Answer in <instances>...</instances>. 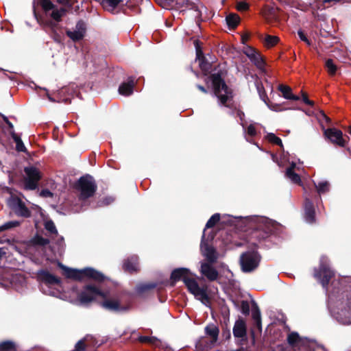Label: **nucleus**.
<instances>
[{
	"instance_id": "4be33fe9",
	"label": "nucleus",
	"mask_w": 351,
	"mask_h": 351,
	"mask_svg": "<svg viewBox=\"0 0 351 351\" xmlns=\"http://www.w3.org/2000/svg\"><path fill=\"white\" fill-rule=\"evenodd\" d=\"M123 269L129 272L136 271L138 269V258L136 256H132L127 259L123 264Z\"/></svg>"
},
{
	"instance_id": "5701e85b",
	"label": "nucleus",
	"mask_w": 351,
	"mask_h": 351,
	"mask_svg": "<svg viewBox=\"0 0 351 351\" xmlns=\"http://www.w3.org/2000/svg\"><path fill=\"white\" fill-rule=\"evenodd\" d=\"M233 334L236 337H243L246 335L245 322L242 320L237 321L233 328Z\"/></svg>"
},
{
	"instance_id": "a19ab883",
	"label": "nucleus",
	"mask_w": 351,
	"mask_h": 351,
	"mask_svg": "<svg viewBox=\"0 0 351 351\" xmlns=\"http://www.w3.org/2000/svg\"><path fill=\"white\" fill-rule=\"evenodd\" d=\"M19 222L17 221H11L6 222L0 226V232L17 227L19 226Z\"/></svg>"
},
{
	"instance_id": "4d7b16f0",
	"label": "nucleus",
	"mask_w": 351,
	"mask_h": 351,
	"mask_svg": "<svg viewBox=\"0 0 351 351\" xmlns=\"http://www.w3.org/2000/svg\"><path fill=\"white\" fill-rule=\"evenodd\" d=\"M197 88H198L199 90H201L202 92H203V93H207L206 89L204 86H201V85H197Z\"/></svg>"
},
{
	"instance_id": "2f4dec72",
	"label": "nucleus",
	"mask_w": 351,
	"mask_h": 351,
	"mask_svg": "<svg viewBox=\"0 0 351 351\" xmlns=\"http://www.w3.org/2000/svg\"><path fill=\"white\" fill-rule=\"evenodd\" d=\"M240 17L236 14H230L226 16V22L230 27L235 28L239 23Z\"/></svg>"
},
{
	"instance_id": "a18cd8bd",
	"label": "nucleus",
	"mask_w": 351,
	"mask_h": 351,
	"mask_svg": "<svg viewBox=\"0 0 351 351\" xmlns=\"http://www.w3.org/2000/svg\"><path fill=\"white\" fill-rule=\"evenodd\" d=\"M246 134L248 136L254 137L256 135V128L255 124H250L246 128Z\"/></svg>"
},
{
	"instance_id": "a878e982",
	"label": "nucleus",
	"mask_w": 351,
	"mask_h": 351,
	"mask_svg": "<svg viewBox=\"0 0 351 351\" xmlns=\"http://www.w3.org/2000/svg\"><path fill=\"white\" fill-rule=\"evenodd\" d=\"M305 218L308 223L315 221V210L312 203L308 200L305 203Z\"/></svg>"
},
{
	"instance_id": "20e7f679",
	"label": "nucleus",
	"mask_w": 351,
	"mask_h": 351,
	"mask_svg": "<svg viewBox=\"0 0 351 351\" xmlns=\"http://www.w3.org/2000/svg\"><path fill=\"white\" fill-rule=\"evenodd\" d=\"M43 174L39 169L34 166H28L24 169L23 185L25 190H35L39 181L41 180Z\"/></svg>"
},
{
	"instance_id": "bb28decb",
	"label": "nucleus",
	"mask_w": 351,
	"mask_h": 351,
	"mask_svg": "<svg viewBox=\"0 0 351 351\" xmlns=\"http://www.w3.org/2000/svg\"><path fill=\"white\" fill-rule=\"evenodd\" d=\"M295 165L288 168L286 171L287 177L293 183L300 184L301 180L298 174L294 172Z\"/></svg>"
},
{
	"instance_id": "f8f14e48",
	"label": "nucleus",
	"mask_w": 351,
	"mask_h": 351,
	"mask_svg": "<svg viewBox=\"0 0 351 351\" xmlns=\"http://www.w3.org/2000/svg\"><path fill=\"white\" fill-rule=\"evenodd\" d=\"M324 135L332 144L341 147H345L349 140L348 136H344L340 130L335 128L326 129Z\"/></svg>"
},
{
	"instance_id": "393cba45",
	"label": "nucleus",
	"mask_w": 351,
	"mask_h": 351,
	"mask_svg": "<svg viewBox=\"0 0 351 351\" xmlns=\"http://www.w3.org/2000/svg\"><path fill=\"white\" fill-rule=\"evenodd\" d=\"M40 279L48 284H58L59 283V279L55 276L49 274L47 271H42L38 274Z\"/></svg>"
},
{
	"instance_id": "6ab92c4d",
	"label": "nucleus",
	"mask_w": 351,
	"mask_h": 351,
	"mask_svg": "<svg viewBox=\"0 0 351 351\" xmlns=\"http://www.w3.org/2000/svg\"><path fill=\"white\" fill-rule=\"evenodd\" d=\"M190 276L189 270L186 268H179L173 271L171 278L173 281L182 280L184 282V278Z\"/></svg>"
},
{
	"instance_id": "ea45409f",
	"label": "nucleus",
	"mask_w": 351,
	"mask_h": 351,
	"mask_svg": "<svg viewBox=\"0 0 351 351\" xmlns=\"http://www.w3.org/2000/svg\"><path fill=\"white\" fill-rule=\"evenodd\" d=\"M266 138L267 139V141L269 142H270L273 144L279 145L280 147H282V143L281 139L279 137L276 136L274 134H273V133L268 134L266 136Z\"/></svg>"
},
{
	"instance_id": "7ed1b4c3",
	"label": "nucleus",
	"mask_w": 351,
	"mask_h": 351,
	"mask_svg": "<svg viewBox=\"0 0 351 351\" xmlns=\"http://www.w3.org/2000/svg\"><path fill=\"white\" fill-rule=\"evenodd\" d=\"M60 266L64 271V274L69 278L81 280L84 278L88 277L98 281L104 280V276L101 273L91 268L78 270L69 268L62 265Z\"/></svg>"
},
{
	"instance_id": "0e129e2a",
	"label": "nucleus",
	"mask_w": 351,
	"mask_h": 351,
	"mask_svg": "<svg viewBox=\"0 0 351 351\" xmlns=\"http://www.w3.org/2000/svg\"><path fill=\"white\" fill-rule=\"evenodd\" d=\"M49 100L52 101H54L55 100H53L52 98H51L50 97H49Z\"/></svg>"
},
{
	"instance_id": "8fccbe9b",
	"label": "nucleus",
	"mask_w": 351,
	"mask_h": 351,
	"mask_svg": "<svg viewBox=\"0 0 351 351\" xmlns=\"http://www.w3.org/2000/svg\"><path fill=\"white\" fill-rule=\"evenodd\" d=\"M298 34L301 40L304 41L307 45H311V41L308 39L305 34L302 30H299L298 32Z\"/></svg>"
},
{
	"instance_id": "69168bd1",
	"label": "nucleus",
	"mask_w": 351,
	"mask_h": 351,
	"mask_svg": "<svg viewBox=\"0 0 351 351\" xmlns=\"http://www.w3.org/2000/svg\"><path fill=\"white\" fill-rule=\"evenodd\" d=\"M230 332H228V337H230Z\"/></svg>"
},
{
	"instance_id": "680f3d73",
	"label": "nucleus",
	"mask_w": 351,
	"mask_h": 351,
	"mask_svg": "<svg viewBox=\"0 0 351 351\" xmlns=\"http://www.w3.org/2000/svg\"><path fill=\"white\" fill-rule=\"evenodd\" d=\"M247 39V37H244V36H243V37H242L243 43H244Z\"/></svg>"
},
{
	"instance_id": "72a5a7b5",
	"label": "nucleus",
	"mask_w": 351,
	"mask_h": 351,
	"mask_svg": "<svg viewBox=\"0 0 351 351\" xmlns=\"http://www.w3.org/2000/svg\"><path fill=\"white\" fill-rule=\"evenodd\" d=\"M119 0H102L103 7L108 10H113L119 4Z\"/></svg>"
},
{
	"instance_id": "5fc2aeb1",
	"label": "nucleus",
	"mask_w": 351,
	"mask_h": 351,
	"mask_svg": "<svg viewBox=\"0 0 351 351\" xmlns=\"http://www.w3.org/2000/svg\"><path fill=\"white\" fill-rule=\"evenodd\" d=\"M254 325L256 326L259 331L261 330V319H259V321H254Z\"/></svg>"
},
{
	"instance_id": "412c9836",
	"label": "nucleus",
	"mask_w": 351,
	"mask_h": 351,
	"mask_svg": "<svg viewBox=\"0 0 351 351\" xmlns=\"http://www.w3.org/2000/svg\"><path fill=\"white\" fill-rule=\"evenodd\" d=\"M197 58L199 61V65L202 71L205 74L210 73L211 69V65L210 64V63L206 62L202 51L198 49H197Z\"/></svg>"
},
{
	"instance_id": "473e14b6",
	"label": "nucleus",
	"mask_w": 351,
	"mask_h": 351,
	"mask_svg": "<svg viewBox=\"0 0 351 351\" xmlns=\"http://www.w3.org/2000/svg\"><path fill=\"white\" fill-rule=\"evenodd\" d=\"M318 193H325L330 190V184L328 181L319 182L317 184H315Z\"/></svg>"
},
{
	"instance_id": "09e8293b",
	"label": "nucleus",
	"mask_w": 351,
	"mask_h": 351,
	"mask_svg": "<svg viewBox=\"0 0 351 351\" xmlns=\"http://www.w3.org/2000/svg\"><path fill=\"white\" fill-rule=\"evenodd\" d=\"M252 317L254 321L261 319V312L258 308L252 309Z\"/></svg>"
},
{
	"instance_id": "c85d7f7f",
	"label": "nucleus",
	"mask_w": 351,
	"mask_h": 351,
	"mask_svg": "<svg viewBox=\"0 0 351 351\" xmlns=\"http://www.w3.org/2000/svg\"><path fill=\"white\" fill-rule=\"evenodd\" d=\"M341 314L351 318V293L347 296L341 308Z\"/></svg>"
},
{
	"instance_id": "e433bc0d",
	"label": "nucleus",
	"mask_w": 351,
	"mask_h": 351,
	"mask_svg": "<svg viewBox=\"0 0 351 351\" xmlns=\"http://www.w3.org/2000/svg\"><path fill=\"white\" fill-rule=\"evenodd\" d=\"M325 66L327 69L328 73L330 75H334L337 70V66L335 64L332 59H328L326 61Z\"/></svg>"
},
{
	"instance_id": "ddd939ff",
	"label": "nucleus",
	"mask_w": 351,
	"mask_h": 351,
	"mask_svg": "<svg viewBox=\"0 0 351 351\" xmlns=\"http://www.w3.org/2000/svg\"><path fill=\"white\" fill-rule=\"evenodd\" d=\"M8 203L9 206L17 215L24 217L30 216V211L19 197L11 196Z\"/></svg>"
},
{
	"instance_id": "2eb2a0df",
	"label": "nucleus",
	"mask_w": 351,
	"mask_h": 351,
	"mask_svg": "<svg viewBox=\"0 0 351 351\" xmlns=\"http://www.w3.org/2000/svg\"><path fill=\"white\" fill-rule=\"evenodd\" d=\"M243 53L249 58V59L259 69H263L265 66V62L259 53L255 49L247 46L243 49Z\"/></svg>"
},
{
	"instance_id": "49530a36",
	"label": "nucleus",
	"mask_w": 351,
	"mask_h": 351,
	"mask_svg": "<svg viewBox=\"0 0 351 351\" xmlns=\"http://www.w3.org/2000/svg\"><path fill=\"white\" fill-rule=\"evenodd\" d=\"M86 348L85 340L82 339L79 341L76 346L74 351H84Z\"/></svg>"
},
{
	"instance_id": "c9c22d12",
	"label": "nucleus",
	"mask_w": 351,
	"mask_h": 351,
	"mask_svg": "<svg viewBox=\"0 0 351 351\" xmlns=\"http://www.w3.org/2000/svg\"><path fill=\"white\" fill-rule=\"evenodd\" d=\"M256 88H257V90L258 92V94H259V96L261 97V99L265 103L267 104V105L272 110H274V108L270 105H269L267 102V101L268 100V97L267 96V94L264 90V88L262 84H256Z\"/></svg>"
},
{
	"instance_id": "9d476101",
	"label": "nucleus",
	"mask_w": 351,
	"mask_h": 351,
	"mask_svg": "<svg viewBox=\"0 0 351 351\" xmlns=\"http://www.w3.org/2000/svg\"><path fill=\"white\" fill-rule=\"evenodd\" d=\"M41 6L47 16H49L56 22L62 20V18L66 14V10L64 8H57L50 0H43Z\"/></svg>"
},
{
	"instance_id": "58836bf2",
	"label": "nucleus",
	"mask_w": 351,
	"mask_h": 351,
	"mask_svg": "<svg viewBox=\"0 0 351 351\" xmlns=\"http://www.w3.org/2000/svg\"><path fill=\"white\" fill-rule=\"evenodd\" d=\"M220 220V215L218 213L214 214L207 221L206 224V228H210L215 226Z\"/></svg>"
},
{
	"instance_id": "6e6552de",
	"label": "nucleus",
	"mask_w": 351,
	"mask_h": 351,
	"mask_svg": "<svg viewBox=\"0 0 351 351\" xmlns=\"http://www.w3.org/2000/svg\"><path fill=\"white\" fill-rule=\"evenodd\" d=\"M261 257L256 252H248L241 256L240 263L242 270L250 272L258 267Z\"/></svg>"
},
{
	"instance_id": "c03bdc74",
	"label": "nucleus",
	"mask_w": 351,
	"mask_h": 351,
	"mask_svg": "<svg viewBox=\"0 0 351 351\" xmlns=\"http://www.w3.org/2000/svg\"><path fill=\"white\" fill-rule=\"evenodd\" d=\"M45 227L47 231L51 234H56L58 233L54 223L52 221H47L45 222Z\"/></svg>"
},
{
	"instance_id": "b1692460",
	"label": "nucleus",
	"mask_w": 351,
	"mask_h": 351,
	"mask_svg": "<svg viewBox=\"0 0 351 351\" xmlns=\"http://www.w3.org/2000/svg\"><path fill=\"white\" fill-rule=\"evenodd\" d=\"M278 90L282 93L283 97L287 99L298 101L300 99L298 96L292 94L291 88L288 86L280 84L278 86Z\"/></svg>"
},
{
	"instance_id": "aec40b11",
	"label": "nucleus",
	"mask_w": 351,
	"mask_h": 351,
	"mask_svg": "<svg viewBox=\"0 0 351 351\" xmlns=\"http://www.w3.org/2000/svg\"><path fill=\"white\" fill-rule=\"evenodd\" d=\"M134 86V82L133 79H130L128 82L122 83L119 88V94L128 96L130 95L133 92V88Z\"/></svg>"
},
{
	"instance_id": "0eeeda50",
	"label": "nucleus",
	"mask_w": 351,
	"mask_h": 351,
	"mask_svg": "<svg viewBox=\"0 0 351 351\" xmlns=\"http://www.w3.org/2000/svg\"><path fill=\"white\" fill-rule=\"evenodd\" d=\"M106 293L99 290L96 287L88 285L84 287L80 293L78 299L82 304H88L93 301H99L100 298H105Z\"/></svg>"
},
{
	"instance_id": "a211bd4d",
	"label": "nucleus",
	"mask_w": 351,
	"mask_h": 351,
	"mask_svg": "<svg viewBox=\"0 0 351 351\" xmlns=\"http://www.w3.org/2000/svg\"><path fill=\"white\" fill-rule=\"evenodd\" d=\"M203 256L208 263H214L217 259V253L216 250L208 245H204L201 247Z\"/></svg>"
},
{
	"instance_id": "37998d69",
	"label": "nucleus",
	"mask_w": 351,
	"mask_h": 351,
	"mask_svg": "<svg viewBox=\"0 0 351 351\" xmlns=\"http://www.w3.org/2000/svg\"><path fill=\"white\" fill-rule=\"evenodd\" d=\"M138 340L141 343L156 344L158 340L154 337H150L147 336H141L138 337Z\"/></svg>"
},
{
	"instance_id": "052dcab7",
	"label": "nucleus",
	"mask_w": 351,
	"mask_h": 351,
	"mask_svg": "<svg viewBox=\"0 0 351 351\" xmlns=\"http://www.w3.org/2000/svg\"><path fill=\"white\" fill-rule=\"evenodd\" d=\"M7 123H8V124L9 127H10V128H12H12H13V125H12V123H10V121H8Z\"/></svg>"
},
{
	"instance_id": "7c9ffc66",
	"label": "nucleus",
	"mask_w": 351,
	"mask_h": 351,
	"mask_svg": "<svg viewBox=\"0 0 351 351\" xmlns=\"http://www.w3.org/2000/svg\"><path fill=\"white\" fill-rule=\"evenodd\" d=\"M280 38L276 36L267 35L264 39V45L267 48H271L278 43Z\"/></svg>"
},
{
	"instance_id": "f03ea898",
	"label": "nucleus",
	"mask_w": 351,
	"mask_h": 351,
	"mask_svg": "<svg viewBox=\"0 0 351 351\" xmlns=\"http://www.w3.org/2000/svg\"><path fill=\"white\" fill-rule=\"evenodd\" d=\"M206 336L200 338L197 343V348L208 350L213 348L217 343L219 329L217 325L211 323L204 328Z\"/></svg>"
},
{
	"instance_id": "f257e3e1",
	"label": "nucleus",
	"mask_w": 351,
	"mask_h": 351,
	"mask_svg": "<svg viewBox=\"0 0 351 351\" xmlns=\"http://www.w3.org/2000/svg\"><path fill=\"white\" fill-rule=\"evenodd\" d=\"M210 79L214 95L217 98L219 105L232 108L233 101L232 90L226 85L220 74H213L210 76Z\"/></svg>"
},
{
	"instance_id": "bf43d9fd",
	"label": "nucleus",
	"mask_w": 351,
	"mask_h": 351,
	"mask_svg": "<svg viewBox=\"0 0 351 351\" xmlns=\"http://www.w3.org/2000/svg\"><path fill=\"white\" fill-rule=\"evenodd\" d=\"M5 252L3 249L0 248V259L3 257V256L5 254Z\"/></svg>"
},
{
	"instance_id": "9b49d317",
	"label": "nucleus",
	"mask_w": 351,
	"mask_h": 351,
	"mask_svg": "<svg viewBox=\"0 0 351 351\" xmlns=\"http://www.w3.org/2000/svg\"><path fill=\"white\" fill-rule=\"evenodd\" d=\"M334 276V271L326 264V260L322 258L319 270L315 271V277L320 281L324 287H326Z\"/></svg>"
},
{
	"instance_id": "6e6d98bb",
	"label": "nucleus",
	"mask_w": 351,
	"mask_h": 351,
	"mask_svg": "<svg viewBox=\"0 0 351 351\" xmlns=\"http://www.w3.org/2000/svg\"><path fill=\"white\" fill-rule=\"evenodd\" d=\"M237 116L240 118V119L241 121H243V117H244V113L242 111H241V110H238L237 111Z\"/></svg>"
},
{
	"instance_id": "dca6fc26",
	"label": "nucleus",
	"mask_w": 351,
	"mask_h": 351,
	"mask_svg": "<svg viewBox=\"0 0 351 351\" xmlns=\"http://www.w3.org/2000/svg\"><path fill=\"white\" fill-rule=\"evenodd\" d=\"M213 263H202L201 265V273L209 280H215L218 277L217 271L212 266Z\"/></svg>"
},
{
	"instance_id": "13d9d810",
	"label": "nucleus",
	"mask_w": 351,
	"mask_h": 351,
	"mask_svg": "<svg viewBox=\"0 0 351 351\" xmlns=\"http://www.w3.org/2000/svg\"><path fill=\"white\" fill-rule=\"evenodd\" d=\"M57 1L60 3L66 5V4L69 3V2L71 1L72 0H57Z\"/></svg>"
},
{
	"instance_id": "4c0bfd02",
	"label": "nucleus",
	"mask_w": 351,
	"mask_h": 351,
	"mask_svg": "<svg viewBox=\"0 0 351 351\" xmlns=\"http://www.w3.org/2000/svg\"><path fill=\"white\" fill-rule=\"evenodd\" d=\"M309 3L313 12L322 10L326 8L325 3H324V1L321 3L319 0H312Z\"/></svg>"
},
{
	"instance_id": "f3484780",
	"label": "nucleus",
	"mask_w": 351,
	"mask_h": 351,
	"mask_svg": "<svg viewBox=\"0 0 351 351\" xmlns=\"http://www.w3.org/2000/svg\"><path fill=\"white\" fill-rule=\"evenodd\" d=\"M101 299L102 300V302H101V305L106 309L114 311H119L124 309L123 307L121 306L118 300L108 299L106 294L105 298Z\"/></svg>"
},
{
	"instance_id": "de8ad7c7",
	"label": "nucleus",
	"mask_w": 351,
	"mask_h": 351,
	"mask_svg": "<svg viewBox=\"0 0 351 351\" xmlns=\"http://www.w3.org/2000/svg\"><path fill=\"white\" fill-rule=\"evenodd\" d=\"M249 8V5L245 1H240L238 2L237 4V9L239 11H245Z\"/></svg>"
},
{
	"instance_id": "4468645a",
	"label": "nucleus",
	"mask_w": 351,
	"mask_h": 351,
	"mask_svg": "<svg viewBox=\"0 0 351 351\" xmlns=\"http://www.w3.org/2000/svg\"><path fill=\"white\" fill-rule=\"evenodd\" d=\"M86 32V25L82 21H79L73 29H67L66 34L67 36L73 42L82 40Z\"/></svg>"
},
{
	"instance_id": "e2e57ef3",
	"label": "nucleus",
	"mask_w": 351,
	"mask_h": 351,
	"mask_svg": "<svg viewBox=\"0 0 351 351\" xmlns=\"http://www.w3.org/2000/svg\"><path fill=\"white\" fill-rule=\"evenodd\" d=\"M348 132L351 135V126L348 129Z\"/></svg>"
},
{
	"instance_id": "423d86ee",
	"label": "nucleus",
	"mask_w": 351,
	"mask_h": 351,
	"mask_svg": "<svg viewBox=\"0 0 351 351\" xmlns=\"http://www.w3.org/2000/svg\"><path fill=\"white\" fill-rule=\"evenodd\" d=\"M184 284L189 291L192 293L196 299L200 300L204 304L208 302L206 286L199 287L195 279L191 276L184 278Z\"/></svg>"
},
{
	"instance_id": "864d4df0",
	"label": "nucleus",
	"mask_w": 351,
	"mask_h": 351,
	"mask_svg": "<svg viewBox=\"0 0 351 351\" xmlns=\"http://www.w3.org/2000/svg\"><path fill=\"white\" fill-rule=\"evenodd\" d=\"M302 99H303V101L305 104H308V105H312L313 104V102L311 101H310L308 99L307 96L306 95H304V94L303 95Z\"/></svg>"
},
{
	"instance_id": "c756f323",
	"label": "nucleus",
	"mask_w": 351,
	"mask_h": 351,
	"mask_svg": "<svg viewBox=\"0 0 351 351\" xmlns=\"http://www.w3.org/2000/svg\"><path fill=\"white\" fill-rule=\"evenodd\" d=\"M18 349L16 344L12 341L0 343V351H14Z\"/></svg>"
},
{
	"instance_id": "cd10ccee",
	"label": "nucleus",
	"mask_w": 351,
	"mask_h": 351,
	"mask_svg": "<svg viewBox=\"0 0 351 351\" xmlns=\"http://www.w3.org/2000/svg\"><path fill=\"white\" fill-rule=\"evenodd\" d=\"M11 136L16 143V149L20 152H26L27 149L21 138L14 131L11 132Z\"/></svg>"
},
{
	"instance_id": "39448f33",
	"label": "nucleus",
	"mask_w": 351,
	"mask_h": 351,
	"mask_svg": "<svg viewBox=\"0 0 351 351\" xmlns=\"http://www.w3.org/2000/svg\"><path fill=\"white\" fill-rule=\"evenodd\" d=\"M76 189L80 193V199H86L92 197L96 191L97 186L92 177H82L76 184Z\"/></svg>"
},
{
	"instance_id": "3c124183",
	"label": "nucleus",
	"mask_w": 351,
	"mask_h": 351,
	"mask_svg": "<svg viewBox=\"0 0 351 351\" xmlns=\"http://www.w3.org/2000/svg\"><path fill=\"white\" fill-rule=\"evenodd\" d=\"M40 195L45 197H51L53 195L52 193L48 189L42 190Z\"/></svg>"
},
{
	"instance_id": "1a4fd4ad",
	"label": "nucleus",
	"mask_w": 351,
	"mask_h": 351,
	"mask_svg": "<svg viewBox=\"0 0 351 351\" xmlns=\"http://www.w3.org/2000/svg\"><path fill=\"white\" fill-rule=\"evenodd\" d=\"M288 343L293 347L300 348L301 346L308 343L310 351H317L324 350V347L322 344H319L315 341H307L301 338L296 332H291L287 337Z\"/></svg>"
},
{
	"instance_id": "603ef678",
	"label": "nucleus",
	"mask_w": 351,
	"mask_h": 351,
	"mask_svg": "<svg viewBox=\"0 0 351 351\" xmlns=\"http://www.w3.org/2000/svg\"><path fill=\"white\" fill-rule=\"evenodd\" d=\"M324 3H331L330 5H332L334 4H336L338 2H340L341 0H323Z\"/></svg>"
},
{
	"instance_id": "79ce46f5",
	"label": "nucleus",
	"mask_w": 351,
	"mask_h": 351,
	"mask_svg": "<svg viewBox=\"0 0 351 351\" xmlns=\"http://www.w3.org/2000/svg\"><path fill=\"white\" fill-rule=\"evenodd\" d=\"M68 88H62L58 91V100L57 101H64V102H68L70 101L69 97H64V94L67 93Z\"/></svg>"
},
{
	"instance_id": "f704fd0d",
	"label": "nucleus",
	"mask_w": 351,
	"mask_h": 351,
	"mask_svg": "<svg viewBox=\"0 0 351 351\" xmlns=\"http://www.w3.org/2000/svg\"><path fill=\"white\" fill-rule=\"evenodd\" d=\"M259 222L261 224L260 225L261 228L268 232L271 230V228L274 226V222L272 221L265 217H261L259 219Z\"/></svg>"
}]
</instances>
